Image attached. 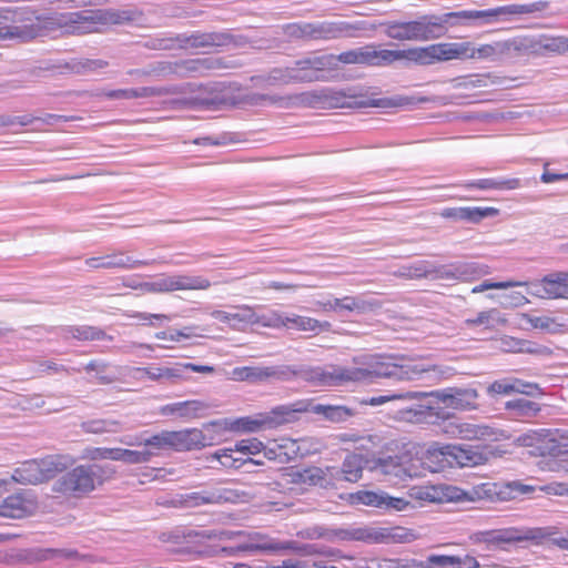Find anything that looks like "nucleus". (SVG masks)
I'll return each mask as SVG.
<instances>
[{
	"label": "nucleus",
	"instance_id": "obj_1",
	"mask_svg": "<svg viewBox=\"0 0 568 568\" xmlns=\"http://www.w3.org/2000/svg\"><path fill=\"white\" fill-rule=\"evenodd\" d=\"M548 7L546 1H536L525 4H508L484 10L468 9L435 14L439 38L447 34L450 29L459 27L480 28L503 20L509 16H524L544 11Z\"/></svg>",
	"mask_w": 568,
	"mask_h": 568
},
{
	"label": "nucleus",
	"instance_id": "obj_2",
	"mask_svg": "<svg viewBox=\"0 0 568 568\" xmlns=\"http://www.w3.org/2000/svg\"><path fill=\"white\" fill-rule=\"evenodd\" d=\"M365 361L355 358V363H361L365 367H346L348 382H368L372 383L376 378H394L397 381H417L424 375H433L440 378L444 371L438 366H426L419 363L396 364L382 355H369L364 357Z\"/></svg>",
	"mask_w": 568,
	"mask_h": 568
},
{
	"label": "nucleus",
	"instance_id": "obj_3",
	"mask_svg": "<svg viewBox=\"0 0 568 568\" xmlns=\"http://www.w3.org/2000/svg\"><path fill=\"white\" fill-rule=\"evenodd\" d=\"M106 471L99 464L79 465L62 474L53 484V491L80 497L103 484Z\"/></svg>",
	"mask_w": 568,
	"mask_h": 568
},
{
	"label": "nucleus",
	"instance_id": "obj_4",
	"mask_svg": "<svg viewBox=\"0 0 568 568\" xmlns=\"http://www.w3.org/2000/svg\"><path fill=\"white\" fill-rule=\"evenodd\" d=\"M134 20V12L130 10L109 13V21L122 24ZM108 19L100 11L82 10L62 13L57 18L60 28L72 34H85L95 31V26L105 23Z\"/></svg>",
	"mask_w": 568,
	"mask_h": 568
},
{
	"label": "nucleus",
	"instance_id": "obj_5",
	"mask_svg": "<svg viewBox=\"0 0 568 568\" xmlns=\"http://www.w3.org/2000/svg\"><path fill=\"white\" fill-rule=\"evenodd\" d=\"M71 464V457L63 455L26 460L13 470L11 479L22 485H37L53 478L58 473L65 470Z\"/></svg>",
	"mask_w": 568,
	"mask_h": 568
},
{
	"label": "nucleus",
	"instance_id": "obj_6",
	"mask_svg": "<svg viewBox=\"0 0 568 568\" xmlns=\"http://www.w3.org/2000/svg\"><path fill=\"white\" fill-rule=\"evenodd\" d=\"M254 498L255 493L253 490L215 486L199 491L181 494L179 496V504L182 507L195 508L204 505L250 503Z\"/></svg>",
	"mask_w": 568,
	"mask_h": 568
},
{
	"label": "nucleus",
	"instance_id": "obj_7",
	"mask_svg": "<svg viewBox=\"0 0 568 568\" xmlns=\"http://www.w3.org/2000/svg\"><path fill=\"white\" fill-rule=\"evenodd\" d=\"M332 94H336L335 89L333 88H321L287 97L255 93L250 98V102L255 105L262 104L263 102H270L272 104H280L283 106L296 105L325 109L333 108L332 103L335 98Z\"/></svg>",
	"mask_w": 568,
	"mask_h": 568
},
{
	"label": "nucleus",
	"instance_id": "obj_8",
	"mask_svg": "<svg viewBox=\"0 0 568 568\" xmlns=\"http://www.w3.org/2000/svg\"><path fill=\"white\" fill-rule=\"evenodd\" d=\"M211 282L201 275L189 274H162L152 282L139 283V288L146 293L164 294L174 291L207 290Z\"/></svg>",
	"mask_w": 568,
	"mask_h": 568
},
{
	"label": "nucleus",
	"instance_id": "obj_9",
	"mask_svg": "<svg viewBox=\"0 0 568 568\" xmlns=\"http://www.w3.org/2000/svg\"><path fill=\"white\" fill-rule=\"evenodd\" d=\"M212 374L215 369L209 365H197L193 363H175L169 366L151 365L148 367H136L134 372L139 374L138 378L146 376L150 381L161 384H175L187 379V372Z\"/></svg>",
	"mask_w": 568,
	"mask_h": 568
},
{
	"label": "nucleus",
	"instance_id": "obj_10",
	"mask_svg": "<svg viewBox=\"0 0 568 568\" xmlns=\"http://www.w3.org/2000/svg\"><path fill=\"white\" fill-rule=\"evenodd\" d=\"M288 381L301 378L314 386H341L347 383L346 367L328 365L325 367L307 365H288Z\"/></svg>",
	"mask_w": 568,
	"mask_h": 568
},
{
	"label": "nucleus",
	"instance_id": "obj_11",
	"mask_svg": "<svg viewBox=\"0 0 568 568\" xmlns=\"http://www.w3.org/2000/svg\"><path fill=\"white\" fill-rule=\"evenodd\" d=\"M375 24L365 20L311 22V40L355 38L361 31H374Z\"/></svg>",
	"mask_w": 568,
	"mask_h": 568
},
{
	"label": "nucleus",
	"instance_id": "obj_12",
	"mask_svg": "<svg viewBox=\"0 0 568 568\" xmlns=\"http://www.w3.org/2000/svg\"><path fill=\"white\" fill-rule=\"evenodd\" d=\"M424 398H433L438 406L439 403L444 404L446 408L456 410H467L476 407L478 393L471 387H447L432 392H423Z\"/></svg>",
	"mask_w": 568,
	"mask_h": 568
},
{
	"label": "nucleus",
	"instance_id": "obj_13",
	"mask_svg": "<svg viewBox=\"0 0 568 568\" xmlns=\"http://www.w3.org/2000/svg\"><path fill=\"white\" fill-rule=\"evenodd\" d=\"M440 454L450 466L474 467L487 463L491 452L480 445H446Z\"/></svg>",
	"mask_w": 568,
	"mask_h": 568
},
{
	"label": "nucleus",
	"instance_id": "obj_14",
	"mask_svg": "<svg viewBox=\"0 0 568 568\" xmlns=\"http://www.w3.org/2000/svg\"><path fill=\"white\" fill-rule=\"evenodd\" d=\"M525 285L529 295L548 300H568V272H554Z\"/></svg>",
	"mask_w": 568,
	"mask_h": 568
},
{
	"label": "nucleus",
	"instance_id": "obj_15",
	"mask_svg": "<svg viewBox=\"0 0 568 568\" xmlns=\"http://www.w3.org/2000/svg\"><path fill=\"white\" fill-rule=\"evenodd\" d=\"M556 527L506 528L485 532V540L490 544H510L524 540L540 541L551 538Z\"/></svg>",
	"mask_w": 568,
	"mask_h": 568
},
{
	"label": "nucleus",
	"instance_id": "obj_16",
	"mask_svg": "<svg viewBox=\"0 0 568 568\" xmlns=\"http://www.w3.org/2000/svg\"><path fill=\"white\" fill-rule=\"evenodd\" d=\"M288 365L244 366L233 371L235 379L248 383L288 382Z\"/></svg>",
	"mask_w": 568,
	"mask_h": 568
},
{
	"label": "nucleus",
	"instance_id": "obj_17",
	"mask_svg": "<svg viewBox=\"0 0 568 568\" xmlns=\"http://www.w3.org/2000/svg\"><path fill=\"white\" fill-rule=\"evenodd\" d=\"M397 414L400 420L416 425H436L445 418L444 408L437 406L433 398L426 404L402 408Z\"/></svg>",
	"mask_w": 568,
	"mask_h": 568
},
{
	"label": "nucleus",
	"instance_id": "obj_18",
	"mask_svg": "<svg viewBox=\"0 0 568 568\" xmlns=\"http://www.w3.org/2000/svg\"><path fill=\"white\" fill-rule=\"evenodd\" d=\"M388 50H376L373 44L344 51L338 57V63L361 65H386L388 64Z\"/></svg>",
	"mask_w": 568,
	"mask_h": 568
},
{
	"label": "nucleus",
	"instance_id": "obj_19",
	"mask_svg": "<svg viewBox=\"0 0 568 568\" xmlns=\"http://www.w3.org/2000/svg\"><path fill=\"white\" fill-rule=\"evenodd\" d=\"M536 435L540 455L559 456L568 454V432L542 429Z\"/></svg>",
	"mask_w": 568,
	"mask_h": 568
},
{
	"label": "nucleus",
	"instance_id": "obj_20",
	"mask_svg": "<svg viewBox=\"0 0 568 568\" xmlns=\"http://www.w3.org/2000/svg\"><path fill=\"white\" fill-rule=\"evenodd\" d=\"M153 49L158 50H172L179 49H205L210 48L209 33L195 31L191 34H176L174 38L160 39L152 45Z\"/></svg>",
	"mask_w": 568,
	"mask_h": 568
},
{
	"label": "nucleus",
	"instance_id": "obj_21",
	"mask_svg": "<svg viewBox=\"0 0 568 568\" xmlns=\"http://www.w3.org/2000/svg\"><path fill=\"white\" fill-rule=\"evenodd\" d=\"M150 262L142 260H134L132 256L125 255L122 252H116L99 257H90L85 260V265L90 268H122L133 270L142 265H149Z\"/></svg>",
	"mask_w": 568,
	"mask_h": 568
},
{
	"label": "nucleus",
	"instance_id": "obj_22",
	"mask_svg": "<svg viewBox=\"0 0 568 568\" xmlns=\"http://www.w3.org/2000/svg\"><path fill=\"white\" fill-rule=\"evenodd\" d=\"M499 210L495 207H446L442 210L440 216L454 222H468L477 224L484 219L498 215Z\"/></svg>",
	"mask_w": 568,
	"mask_h": 568
},
{
	"label": "nucleus",
	"instance_id": "obj_23",
	"mask_svg": "<svg viewBox=\"0 0 568 568\" xmlns=\"http://www.w3.org/2000/svg\"><path fill=\"white\" fill-rule=\"evenodd\" d=\"M205 434L197 428L169 430L170 449L183 452L205 447Z\"/></svg>",
	"mask_w": 568,
	"mask_h": 568
},
{
	"label": "nucleus",
	"instance_id": "obj_24",
	"mask_svg": "<svg viewBox=\"0 0 568 568\" xmlns=\"http://www.w3.org/2000/svg\"><path fill=\"white\" fill-rule=\"evenodd\" d=\"M388 64L406 59L420 65H430L437 62L435 43L428 47L412 48L407 50H388Z\"/></svg>",
	"mask_w": 568,
	"mask_h": 568
},
{
	"label": "nucleus",
	"instance_id": "obj_25",
	"mask_svg": "<svg viewBox=\"0 0 568 568\" xmlns=\"http://www.w3.org/2000/svg\"><path fill=\"white\" fill-rule=\"evenodd\" d=\"M372 468L374 470L381 471L382 474L389 476L397 481H404L407 478H412L413 474L410 469L403 463L402 457L398 456H387V457H378L373 460Z\"/></svg>",
	"mask_w": 568,
	"mask_h": 568
},
{
	"label": "nucleus",
	"instance_id": "obj_26",
	"mask_svg": "<svg viewBox=\"0 0 568 568\" xmlns=\"http://www.w3.org/2000/svg\"><path fill=\"white\" fill-rule=\"evenodd\" d=\"M33 508V501L28 499L24 493H17L7 497L0 504V516L20 519L29 516Z\"/></svg>",
	"mask_w": 568,
	"mask_h": 568
},
{
	"label": "nucleus",
	"instance_id": "obj_27",
	"mask_svg": "<svg viewBox=\"0 0 568 568\" xmlns=\"http://www.w3.org/2000/svg\"><path fill=\"white\" fill-rule=\"evenodd\" d=\"M209 405L202 400H185L164 405L160 408L163 416H178L181 418H197L209 409Z\"/></svg>",
	"mask_w": 568,
	"mask_h": 568
},
{
	"label": "nucleus",
	"instance_id": "obj_28",
	"mask_svg": "<svg viewBox=\"0 0 568 568\" xmlns=\"http://www.w3.org/2000/svg\"><path fill=\"white\" fill-rule=\"evenodd\" d=\"M363 457L357 454H349L345 457L342 467L333 466V478L335 485L339 481L356 483L363 475Z\"/></svg>",
	"mask_w": 568,
	"mask_h": 568
},
{
	"label": "nucleus",
	"instance_id": "obj_29",
	"mask_svg": "<svg viewBox=\"0 0 568 568\" xmlns=\"http://www.w3.org/2000/svg\"><path fill=\"white\" fill-rule=\"evenodd\" d=\"M519 47L516 41H497L494 43L481 44L479 47L474 45L473 60H490L495 61L505 55H509L511 51H518Z\"/></svg>",
	"mask_w": 568,
	"mask_h": 568
},
{
	"label": "nucleus",
	"instance_id": "obj_30",
	"mask_svg": "<svg viewBox=\"0 0 568 568\" xmlns=\"http://www.w3.org/2000/svg\"><path fill=\"white\" fill-rule=\"evenodd\" d=\"M310 412V400H297L287 405H280L271 410V415L266 416L268 426L290 423L295 418V414Z\"/></svg>",
	"mask_w": 568,
	"mask_h": 568
},
{
	"label": "nucleus",
	"instance_id": "obj_31",
	"mask_svg": "<svg viewBox=\"0 0 568 568\" xmlns=\"http://www.w3.org/2000/svg\"><path fill=\"white\" fill-rule=\"evenodd\" d=\"M310 412L323 416L332 423H342L355 415V409L345 405L314 404L310 402Z\"/></svg>",
	"mask_w": 568,
	"mask_h": 568
},
{
	"label": "nucleus",
	"instance_id": "obj_32",
	"mask_svg": "<svg viewBox=\"0 0 568 568\" xmlns=\"http://www.w3.org/2000/svg\"><path fill=\"white\" fill-rule=\"evenodd\" d=\"M338 306V312L348 311L356 312L357 314H366L369 312L377 311L382 307L379 301L375 298L366 300L363 296H344L338 298V303H335Z\"/></svg>",
	"mask_w": 568,
	"mask_h": 568
},
{
	"label": "nucleus",
	"instance_id": "obj_33",
	"mask_svg": "<svg viewBox=\"0 0 568 568\" xmlns=\"http://www.w3.org/2000/svg\"><path fill=\"white\" fill-rule=\"evenodd\" d=\"M295 65H298L301 69H311L317 74L321 71H337L339 69L338 57L333 53L301 59L295 62Z\"/></svg>",
	"mask_w": 568,
	"mask_h": 568
},
{
	"label": "nucleus",
	"instance_id": "obj_34",
	"mask_svg": "<svg viewBox=\"0 0 568 568\" xmlns=\"http://www.w3.org/2000/svg\"><path fill=\"white\" fill-rule=\"evenodd\" d=\"M414 41L439 39L435 14H426L418 20L409 21Z\"/></svg>",
	"mask_w": 568,
	"mask_h": 568
},
{
	"label": "nucleus",
	"instance_id": "obj_35",
	"mask_svg": "<svg viewBox=\"0 0 568 568\" xmlns=\"http://www.w3.org/2000/svg\"><path fill=\"white\" fill-rule=\"evenodd\" d=\"M64 338H75L79 341H101L109 339L112 341V336H108L105 332L97 326L90 325H71L67 326L62 329Z\"/></svg>",
	"mask_w": 568,
	"mask_h": 568
},
{
	"label": "nucleus",
	"instance_id": "obj_36",
	"mask_svg": "<svg viewBox=\"0 0 568 568\" xmlns=\"http://www.w3.org/2000/svg\"><path fill=\"white\" fill-rule=\"evenodd\" d=\"M450 494H446L449 500H460L462 496L467 497L470 500L493 498L498 495L496 484L484 483L481 485L473 487L469 491H462L457 488H447Z\"/></svg>",
	"mask_w": 568,
	"mask_h": 568
},
{
	"label": "nucleus",
	"instance_id": "obj_37",
	"mask_svg": "<svg viewBox=\"0 0 568 568\" xmlns=\"http://www.w3.org/2000/svg\"><path fill=\"white\" fill-rule=\"evenodd\" d=\"M302 480L305 484L320 486L323 488H327L329 486H335V481L333 478V466H327L325 468L320 467H310L304 469L301 474Z\"/></svg>",
	"mask_w": 568,
	"mask_h": 568
},
{
	"label": "nucleus",
	"instance_id": "obj_38",
	"mask_svg": "<svg viewBox=\"0 0 568 568\" xmlns=\"http://www.w3.org/2000/svg\"><path fill=\"white\" fill-rule=\"evenodd\" d=\"M0 18L4 21H9L17 27H31L34 30V37H37L38 29L37 26L33 24V20L36 19L34 13L30 11L28 8H17V9H0Z\"/></svg>",
	"mask_w": 568,
	"mask_h": 568
},
{
	"label": "nucleus",
	"instance_id": "obj_39",
	"mask_svg": "<svg viewBox=\"0 0 568 568\" xmlns=\"http://www.w3.org/2000/svg\"><path fill=\"white\" fill-rule=\"evenodd\" d=\"M176 75L186 77L190 73L202 72L204 70L215 69L219 65V60L211 58H197L176 61Z\"/></svg>",
	"mask_w": 568,
	"mask_h": 568
},
{
	"label": "nucleus",
	"instance_id": "obj_40",
	"mask_svg": "<svg viewBox=\"0 0 568 568\" xmlns=\"http://www.w3.org/2000/svg\"><path fill=\"white\" fill-rule=\"evenodd\" d=\"M457 438L473 440V439H496L497 430L487 425H475L470 423H459Z\"/></svg>",
	"mask_w": 568,
	"mask_h": 568
},
{
	"label": "nucleus",
	"instance_id": "obj_41",
	"mask_svg": "<svg viewBox=\"0 0 568 568\" xmlns=\"http://www.w3.org/2000/svg\"><path fill=\"white\" fill-rule=\"evenodd\" d=\"M458 282L476 281L490 273L487 265L477 262H456Z\"/></svg>",
	"mask_w": 568,
	"mask_h": 568
},
{
	"label": "nucleus",
	"instance_id": "obj_42",
	"mask_svg": "<svg viewBox=\"0 0 568 568\" xmlns=\"http://www.w3.org/2000/svg\"><path fill=\"white\" fill-rule=\"evenodd\" d=\"M505 408L510 410L515 418L535 417L541 409L538 403L526 398L508 400Z\"/></svg>",
	"mask_w": 568,
	"mask_h": 568
},
{
	"label": "nucleus",
	"instance_id": "obj_43",
	"mask_svg": "<svg viewBox=\"0 0 568 568\" xmlns=\"http://www.w3.org/2000/svg\"><path fill=\"white\" fill-rule=\"evenodd\" d=\"M209 33V44L210 48L213 47H244L248 43V39L243 34H235L230 30L224 31H213Z\"/></svg>",
	"mask_w": 568,
	"mask_h": 568
},
{
	"label": "nucleus",
	"instance_id": "obj_44",
	"mask_svg": "<svg viewBox=\"0 0 568 568\" xmlns=\"http://www.w3.org/2000/svg\"><path fill=\"white\" fill-rule=\"evenodd\" d=\"M336 94H332L335 99L333 100V108H345L352 106L353 104L357 106H366L368 105L365 101H359L358 99L364 98L365 95L361 92V90L356 88H347L343 90H336Z\"/></svg>",
	"mask_w": 568,
	"mask_h": 568
},
{
	"label": "nucleus",
	"instance_id": "obj_45",
	"mask_svg": "<svg viewBox=\"0 0 568 568\" xmlns=\"http://www.w3.org/2000/svg\"><path fill=\"white\" fill-rule=\"evenodd\" d=\"M519 186V179H481L466 184V187L479 190H515Z\"/></svg>",
	"mask_w": 568,
	"mask_h": 568
},
{
	"label": "nucleus",
	"instance_id": "obj_46",
	"mask_svg": "<svg viewBox=\"0 0 568 568\" xmlns=\"http://www.w3.org/2000/svg\"><path fill=\"white\" fill-rule=\"evenodd\" d=\"M80 427L90 434L116 433L121 429V423L111 418L90 419L82 422Z\"/></svg>",
	"mask_w": 568,
	"mask_h": 568
},
{
	"label": "nucleus",
	"instance_id": "obj_47",
	"mask_svg": "<svg viewBox=\"0 0 568 568\" xmlns=\"http://www.w3.org/2000/svg\"><path fill=\"white\" fill-rule=\"evenodd\" d=\"M233 308H235L237 312H230V326L232 328L239 329L241 325L260 323L258 315L251 306L240 305L234 306Z\"/></svg>",
	"mask_w": 568,
	"mask_h": 568
},
{
	"label": "nucleus",
	"instance_id": "obj_48",
	"mask_svg": "<svg viewBox=\"0 0 568 568\" xmlns=\"http://www.w3.org/2000/svg\"><path fill=\"white\" fill-rule=\"evenodd\" d=\"M109 62L102 59H79L67 63V68L74 74L83 75L106 68Z\"/></svg>",
	"mask_w": 568,
	"mask_h": 568
},
{
	"label": "nucleus",
	"instance_id": "obj_49",
	"mask_svg": "<svg viewBox=\"0 0 568 568\" xmlns=\"http://www.w3.org/2000/svg\"><path fill=\"white\" fill-rule=\"evenodd\" d=\"M34 37V30L31 27L22 26H2L0 27V40H18L27 42Z\"/></svg>",
	"mask_w": 568,
	"mask_h": 568
},
{
	"label": "nucleus",
	"instance_id": "obj_50",
	"mask_svg": "<svg viewBox=\"0 0 568 568\" xmlns=\"http://www.w3.org/2000/svg\"><path fill=\"white\" fill-rule=\"evenodd\" d=\"M226 424H232L231 419L224 418L211 422L209 424H205L203 426V429H200L202 433L205 434V437L207 438L205 442V446L213 445V442L215 439H221L226 432H232L231 426Z\"/></svg>",
	"mask_w": 568,
	"mask_h": 568
},
{
	"label": "nucleus",
	"instance_id": "obj_51",
	"mask_svg": "<svg viewBox=\"0 0 568 568\" xmlns=\"http://www.w3.org/2000/svg\"><path fill=\"white\" fill-rule=\"evenodd\" d=\"M430 261H417L409 265L399 267L397 275L406 278H428Z\"/></svg>",
	"mask_w": 568,
	"mask_h": 568
},
{
	"label": "nucleus",
	"instance_id": "obj_52",
	"mask_svg": "<svg viewBox=\"0 0 568 568\" xmlns=\"http://www.w3.org/2000/svg\"><path fill=\"white\" fill-rule=\"evenodd\" d=\"M428 278L433 281L444 280L458 282L456 263L436 264L430 262Z\"/></svg>",
	"mask_w": 568,
	"mask_h": 568
},
{
	"label": "nucleus",
	"instance_id": "obj_53",
	"mask_svg": "<svg viewBox=\"0 0 568 568\" xmlns=\"http://www.w3.org/2000/svg\"><path fill=\"white\" fill-rule=\"evenodd\" d=\"M385 494L384 491H368V490H361L352 495V503L353 504H363L366 506H372L382 509L383 504L385 501Z\"/></svg>",
	"mask_w": 568,
	"mask_h": 568
},
{
	"label": "nucleus",
	"instance_id": "obj_54",
	"mask_svg": "<svg viewBox=\"0 0 568 568\" xmlns=\"http://www.w3.org/2000/svg\"><path fill=\"white\" fill-rule=\"evenodd\" d=\"M518 385L521 386L518 378L515 377H507L501 378L498 381H495L487 387V393L490 396L495 395H510L513 393H516V389H518Z\"/></svg>",
	"mask_w": 568,
	"mask_h": 568
},
{
	"label": "nucleus",
	"instance_id": "obj_55",
	"mask_svg": "<svg viewBox=\"0 0 568 568\" xmlns=\"http://www.w3.org/2000/svg\"><path fill=\"white\" fill-rule=\"evenodd\" d=\"M267 417L262 419L252 418V417H242L234 420H231L232 424H229L232 428V432H257L263 426H268Z\"/></svg>",
	"mask_w": 568,
	"mask_h": 568
},
{
	"label": "nucleus",
	"instance_id": "obj_56",
	"mask_svg": "<svg viewBox=\"0 0 568 568\" xmlns=\"http://www.w3.org/2000/svg\"><path fill=\"white\" fill-rule=\"evenodd\" d=\"M386 36L390 39L398 41H414L412 34L410 22H389L385 31Z\"/></svg>",
	"mask_w": 568,
	"mask_h": 568
},
{
	"label": "nucleus",
	"instance_id": "obj_57",
	"mask_svg": "<svg viewBox=\"0 0 568 568\" xmlns=\"http://www.w3.org/2000/svg\"><path fill=\"white\" fill-rule=\"evenodd\" d=\"M280 322L283 326L294 327L303 332H314V318L301 315L281 316Z\"/></svg>",
	"mask_w": 568,
	"mask_h": 568
},
{
	"label": "nucleus",
	"instance_id": "obj_58",
	"mask_svg": "<svg viewBox=\"0 0 568 568\" xmlns=\"http://www.w3.org/2000/svg\"><path fill=\"white\" fill-rule=\"evenodd\" d=\"M176 61H159L156 63L150 64L143 71V75H153L156 78H163L171 74L176 75Z\"/></svg>",
	"mask_w": 568,
	"mask_h": 568
},
{
	"label": "nucleus",
	"instance_id": "obj_59",
	"mask_svg": "<svg viewBox=\"0 0 568 568\" xmlns=\"http://www.w3.org/2000/svg\"><path fill=\"white\" fill-rule=\"evenodd\" d=\"M283 34L291 39L311 40V22H294L282 27Z\"/></svg>",
	"mask_w": 568,
	"mask_h": 568
},
{
	"label": "nucleus",
	"instance_id": "obj_60",
	"mask_svg": "<svg viewBox=\"0 0 568 568\" xmlns=\"http://www.w3.org/2000/svg\"><path fill=\"white\" fill-rule=\"evenodd\" d=\"M423 395L424 393L422 392L394 393L389 395L373 396L369 399L365 400V404L378 406L395 399H422Z\"/></svg>",
	"mask_w": 568,
	"mask_h": 568
},
{
	"label": "nucleus",
	"instance_id": "obj_61",
	"mask_svg": "<svg viewBox=\"0 0 568 568\" xmlns=\"http://www.w3.org/2000/svg\"><path fill=\"white\" fill-rule=\"evenodd\" d=\"M457 561L455 556L447 555H430L427 557L425 561L417 560L416 568H446L447 566H454V562Z\"/></svg>",
	"mask_w": 568,
	"mask_h": 568
},
{
	"label": "nucleus",
	"instance_id": "obj_62",
	"mask_svg": "<svg viewBox=\"0 0 568 568\" xmlns=\"http://www.w3.org/2000/svg\"><path fill=\"white\" fill-rule=\"evenodd\" d=\"M413 508L414 506L409 500L402 497H393L389 496L388 494H385V501L383 504L382 509L388 511H404Z\"/></svg>",
	"mask_w": 568,
	"mask_h": 568
},
{
	"label": "nucleus",
	"instance_id": "obj_63",
	"mask_svg": "<svg viewBox=\"0 0 568 568\" xmlns=\"http://www.w3.org/2000/svg\"><path fill=\"white\" fill-rule=\"evenodd\" d=\"M542 48L557 53L568 52V37L559 36L546 38Z\"/></svg>",
	"mask_w": 568,
	"mask_h": 568
},
{
	"label": "nucleus",
	"instance_id": "obj_64",
	"mask_svg": "<svg viewBox=\"0 0 568 568\" xmlns=\"http://www.w3.org/2000/svg\"><path fill=\"white\" fill-rule=\"evenodd\" d=\"M416 559L384 558L379 560L377 568H416Z\"/></svg>",
	"mask_w": 568,
	"mask_h": 568
}]
</instances>
